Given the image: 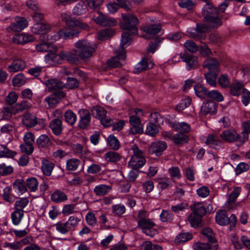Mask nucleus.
<instances>
[{"instance_id":"nucleus-20","label":"nucleus","mask_w":250,"mask_h":250,"mask_svg":"<svg viewBox=\"0 0 250 250\" xmlns=\"http://www.w3.org/2000/svg\"><path fill=\"white\" fill-rule=\"evenodd\" d=\"M51 29L50 24L39 22L35 24L31 27V31L36 34H43L48 32Z\"/></svg>"},{"instance_id":"nucleus-30","label":"nucleus","mask_w":250,"mask_h":250,"mask_svg":"<svg viewBox=\"0 0 250 250\" xmlns=\"http://www.w3.org/2000/svg\"><path fill=\"white\" fill-rule=\"evenodd\" d=\"M216 222L222 226L229 224V219L226 211L224 210L219 211L217 212L215 216Z\"/></svg>"},{"instance_id":"nucleus-58","label":"nucleus","mask_w":250,"mask_h":250,"mask_svg":"<svg viewBox=\"0 0 250 250\" xmlns=\"http://www.w3.org/2000/svg\"><path fill=\"white\" fill-rule=\"evenodd\" d=\"M158 126L153 123H148L145 131L146 133L150 136H155L159 132Z\"/></svg>"},{"instance_id":"nucleus-44","label":"nucleus","mask_w":250,"mask_h":250,"mask_svg":"<svg viewBox=\"0 0 250 250\" xmlns=\"http://www.w3.org/2000/svg\"><path fill=\"white\" fill-rule=\"evenodd\" d=\"M36 143L39 148H44L50 146L51 142L47 135L42 134L37 139Z\"/></svg>"},{"instance_id":"nucleus-8","label":"nucleus","mask_w":250,"mask_h":250,"mask_svg":"<svg viewBox=\"0 0 250 250\" xmlns=\"http://www.w3.org/2000/svg\"><path fill=\"white\" fill-rule=\"evenodd\" d=\"M241 134L242 135V137L235 131L226 130L222 132L220 136L224 140L227 142L231 143L239 141L241 143H243L245 142H242V141L244 139V136L242 133Z\"/></svg>"},{"instance_id":"nucleus-21","label":"nucleus","mask_w":250,"mask_h":250,"mask_svg":"<svg viewBox=\"0 0 250 250\" xmlns=\"http://www.w3.org/2000/svg\"><path fill=\"white\" fill-rule=\"evenodd\" d=\"M154 64V62L150 60L144 58L136 65L135 72L140 73L147 69H151L153 67Z\"/></svg>"},{"instance_id":"nucleus-4","label":"nucleus","mask_w":250,"mask_h":250,"mask_svg":"<svg viewBox=\"0 0 250 250\" xmlns=\"http://www.w3.org/2000/svg\"><path fill=\"white\" fill-rule=\"evenodd\" d=\"M128 45H121V47L118 49H115L114 52L116 56L108 61L107 64L109 67H118L123 65V62L126 58L125 48Z\"/></svg>"},{"instance_id":"nucleus-32","label":"nucleus","mask_w":250,"mask_h":250,"mask_svg":"<svg viewBox=\"0 0 250 250\" xmlns=\"http://www.w3.org/2000/svg\"><path fill=\"white\" fill-rule=\"evenodd\" d=\"M172 127L175 131L179 133L185 134L189 132L191 129L190 125L185 122L173 123Z\"/></svg>"},{"instance_id":"nucleus-35","label":"nucleus","mask_w":250,"mask_h":250,"mask_svg":"<svg viewBox=\"0 0 250 250\" xmlns=\"http://www.w3.org/2000/svg\"><path fill=\"white\" fill-rule=\"evenodd\" d=\"M88 10L87 4L81 2L76 4L74 7L73 12L74 15L81 16L86 14Z\"/></svg>"},{"instance_id":"nucleus-14","label":"nucleus","mask_w":250,"mask_h":250,"mask_svg":"<svg viewBox=\"0 0 250 250\" xmlns=\"http://www.w3.org/2000/svg\"><path fill=\"white\" fill-rule=\"evenodd\" d=\"M12 41L16 44H25L34 41V38L31 35L21 33L14 35Z\"/></svg>"},{"instance_id":"nucleus-39","label":"nucleus","mask_w":250,"mask_h":250,"mask_svg":"<svg viewBox=\"0 0 250 250\" xmlns=\"http://www.w3.org/2000/svg\"><path fill=\"white\" fill-rule=\"evenodd\" d=\"M111 187L106 185H99L95 187L94 192L97 196H104L111 190Z\"/></svg>"},{"instance_id":"nucleus-48","label":"nucleus","mask_w":250,"mask_h":250,"mask_svg":"<svg viewBox=\"0 0 250 250\" xmlns=\"http://www.w3.org/2000/svg\"><path fill=\"white\" fill-rule=\"evenodd\" d=\"M13 185L14 188L21 194L27 191L26 184L22 179L16 180Z\"/></svg>"},{"instance_id":"nucleus-18","label":"nucleus","mask_w":250,"mask_h":250,"mask_svg":"<svg viewBox=\"0 0 250 250\" xmlns=\"http://www.w3.org/2000/svg\"><path fill=\"white\" fill-rule=\"evenodd\" d=\"M93 20L97 24L102 26H114L117 23L116 20L111 17H96Z\"/></svg>"},{"instance_id":"nucleus-57","label":"nucleus","mask_w":250,"mask_h":250,"mask_svg":"<svg viewBox=\"0 0 250 250\" xmlns=\"http://www.w3.org/2000/svg\"><path fill=\"white\" fill-rule=\"evenodd\" d=\"M65 121L69 125H72L76 121L77 116L71 110H67L64 114Z\"/></svg>"},{"instance_id":"nucleus-5","label":"nucleus","mask_w":250,"mask_h":250,"mask_svg":"<svg viewBox=\"0 0 250 250\" xmlns=\"http://www.w3.org/2000/svg\"><path fill=\"white\" fill-rule=\"evenodd\" d=\"M149 23H147L142 27V30L146 34L144 37L149 39L147 35L154 36L158 34L162 29V24L156 19H150Z\"/></svg>"},{"instance_id":"nucleus-60","label":"nucleus","mask_w":250,"mask_h":250,"mask_svg":"<svg viewBox=\"0 0 250 250\" xmlns=\"http://www.w3.org/2000/svg\"><path fill=\"white\" fill-rule=\"evenodd\" d=\"M80 165V161L76 158H72L67 161L66 167L67 170L74 171L77 169Z\"/></svg>"},{"instance_id":"nucleus-13","label":"nucleus","mask_w":250,"mask_h":250,"mask_svg":"<svg viewBox=\"0 0 250 250\" xmlns=\"http://www.w3.org/2000/svg\"><path fill=\"white\" fill-rule=\"evenodd\" d=\"M22 123L27 128L33 127L38 123V119L35 115L26 113L23 115Z\"/></svg>"},{"instance_id":"nucleus-50","label":"nucleus","mask_w":250,"mask_h":250,"mask_svg":"<svg viewBox=\"0 0 250 250\" xmlns=\"http://www.w3.org/2000/svg\"><path fill=\"white\" fill-rule=\"evenodd\" d=\"M202 217L191 213L188 217V221L189 222L191 227L197 228L200 226L202 222Z\"/></svg>"},{"instance_id":"nucleus-38","label":"nucleus","mask_w":250,"mask_h":250,"mask_svg":"<svg viewBox=\"0 0 250 250\" xmlns=\"http://www.w3.org/2000/svg\"><path fill=\"white\" fill-rule=\"evenodd\" d=\"M202 234L206 237L209 243H217L215 234L210 228H204L201 230Z\"/></svg>"},{"instance_id":"nucleus-1","label":"nucleus","mask_w":250,"mask_h":250,"mask_svg":"<svg viewBox=\"0 0 250 250\" xmlns=\"http://www.w3.org/2000/svg\"><path fill=\"white\" fill-rule=\"evenodd\" d=\"M75 48L70 51H62L63 60L71 64H78L81 61H86L93 56L97 45L87 40H81L74 44Z\"/></svg>"},{"instance_id":"nucleus-6","label":"nucleus","mask_w":250,"mask_h":250,"mask_svg":"<svg viewBox=\"0 0 250 250\" xmlns=\"http://www.w3.org/2000/svg\"><path fill=\"white\" fill-rule=\"evenodd\" d=\"M119 7L126 11L130 10L132 8V5L130 2L125 0H115L114 2L109 3L106 5L108 11L111 14H113L117 12Z\"/></svg>"},{"instance_id":"nucleus-45","label":"nucleus","mask_w":250,"mask_h":250,"mask_svg":"<svg viewBox=\"0 0 250 250\" xmlns=\"http://www.w3.org/2000/svg\"><path fill=\"white\" fill-rule=\"evenodd\" d=\"M15 129V125L12 122H8L3 125L0 128V132L2 134H12Z\"/></svg>"},{"instance_id":"nucleus-34","label":"nucleus","mask_w":250,"mask_h":250,"mask_svg":"<svg viewBox=\"0 0 250 250\" xmlns=\"http://www.w3.org/2000/svg\"><path fill=\"white\" fill-rule=\"evenodd\" d=\"M23 210L15 209L14 211L12 212L11 214V218L13 224L15 226L19 225L23 217Z\"/></svg>"},{"instance_id":"nucleus-25","label":"nucleus","mask_w":250,"mask_h":250,"mask_svg":"<svg viewBox=\"0 0 250 250\" xmlns=\"http://www.w3.org/2000/svg\"><path fill=\"white\" fill-rule=\"evenodd\" d=\"M183 58L184 62L187 63L188 70L194 68L198 65V59L196 57L186 52Z\"/></svg>"},{"instance_id":"nucleus-51","label":"nucleus","mask_w":250,"mask_h":250,"mask_svg":"<svg viewBox=\"0 0 250 250\" xmlns=\"http://www.w3.org/2000/svg\"><path fill=\"white\" fill-rule=\"evenodd\" d=\"M111 210L114 216H121L125 212L126 208L124 205L119 204L113 205Z\"/></svg>"},{"instance_id":"nucleus-62","label":"nucleus","mask_w":250,"mask_h":250,"mask_svg":"<svg viewBox=\"0 0 250 250\" xmlns=\"http://www.w3.org/2000/svg\"><path fill=\"white\" fill-rule=\"evenodd\" d=\"M217 76V73L209 72L205 75V79L208 84L214 87L216 85Z\"/></svg>"},{"instance_id":"nucleus-7","label":"nucleus","mask_w":250,"mask_h":250,"mask_svg":"<svg viewBox=\"0 0 250 250\" xmlns=\"http://www.w3.org/2000/svg\"><path fill=\"white\" fill-rule=\"evenodd\" d=\"M155 226V223L149 219L138 222V227L141 228L142 231L146 235L151 237L154 236L156 232L153 229Z\"/></svg>"},{"instance_id":"nucleus-36","label":"nucleus","mask_w":250,"mask_h":250,"mask_svg":"<svg viewBox=\"0 0 250 250\" xmlns=\"http://www.w3.org/2000/svg\"><path fill=\"white\" fill-rule=\"evenodd\" d=\"M173 141L175 144L181 145L188 143V137L186 134L178 132L173 135Z\"/></svg>"},{"instance_id":"nucleus-3","label":"nucleus","mask_w":250,"mask_h":250,"mask_svg":"<svg viewBox=\"0 0 250 250\" xmlns=\"http://www.w3.org/2000/svg\"><path fill=\"white\" fill-rule=\"evenodd\" d=\"M222 24L219 17H204L203 23H197L196 30L198 34L208 32L211 28H216Z\"/></svg>"},{"instance_id":"nucleus-26","label":"nucleus","mask_w":250,"mask_h":250,"mask_svg":"<svg viewBox=\"0 0 250 250\" xmlns=\"http://www.w3.org/2000/svg\"><path fill=\"white\" fill-rule=\"evenodd\" d=\"M215 110V104L209 101L203 104L201 107L200 113L203 115L214 113Z\"/></svg>"},{"instance_id":"nucleus-9","label":"nucleus","mask_w":250,"mask_h":250,"mask_svg":"<svg viewBox=\"0 0 250 250\" xmlns=\"http://www.w3.org/2000/svg\"><path fill=\"white\" fill-rule=\"evenodd\" d=\"M44 59L46 62L50 65L60 64L63 60L62 51H61L59 54L50 51L45 56Z\"/></svg>"},{"instance_id":"nucleus-17","label":"nucleus","mask_w":250,"mask_h":250,"mask_svg":"<svg viewBox=\"0 0 250 250\" xmlns=\"http://www.w3.org/2000/svg\"><path fill=\"white\" fill-rule=\"evenodd\" d=\"M49 127L53 132V133L57 135H60L63 129L62 121L58 118L53 119L49 123Z\"/></svg>"},{"instance_id":"nucleus-41","label":"nucleus","mask_w":250,"mask_h":250,"mask_svg":"<svg viewBox=\"0 0 250 250\" xmlns=\"http://www.w3.org/2000/svg\"><path fill=\"white\" fill-rule=\"evenodd\" d=\"M190 208L192 213L201 217L203 216L206 213V209L201 203H196L191 206Z\"/></svg>"},{"instance_id":"nucleus-23","label":"nucleus","mask_w":250,"mask_h":250,"mask_svg":"<svg viewBox=\"0 0 250 250\" xmlns=\"http://www.w3.org/2000/svg\"><path fill=\"white\" fill-rule=\"evenodd\" d=\"M194 250H217L218 245L217 243L197 242L194 244Z\"/></svg>"},{"instance_id":"nucleus-43","label":"nucleus","mask_w":250,"mask_h":250,"mask_svg":"<svg viewBox=\"0 0 250 250\" xmlns=\"http://www.w3.org/2000/svg\"><path fill=\"white\" fill-rule=\"evenodd\" d=\"M243 89H244L243 85L242 83L239 82L233 83L230 85V93L233 96H238L242 93Z\"/></svg>"},{"instance_id":"nucleus-33","label":"nucleus","mask_w":250,"mask_h":250,"mask_svg":"<svg viewBox=\"0 0 250 250\" xmlns=\"http://www.w3.org/2000/svg\"><path fill=\"white\" fill-rule=\"evenodd\" d=\"M146 162L145 158H131L128 165L133 169H137L142 167Z\"/></svg>"},{"instance_id":"nucleus-24","label":"nucleus","mask_w":250,"mask_h":250,"mask_svg":"<svg viewBox=\"0 0 250 250\" xmlns=\"http://www.w3.org/2000/svg\"><path fill=\"white\" fill-rule=\"evenodd\" d=\"M219 64V62L216 59L209 58L204 62L203 66L205 68H207L209 72L212 71L213 72L218 73Z\"/></svg>"},{"instance_id":"nucleus-64","label":"nucleus","mask_w":250,"mask_h":250,"mask_svg":"<svg viewBox=\"0 0 250 250\" xmlns=\"http://www.w3.org/2000/svg\"><path fill=\"white\" fill-rule=\"evenodd\" d=\"M107 141L109 146L114 150H118L120 147L119 141L114 135H110L107 138Z\"/></svg>"},{"instance_id":"nucleus-19","label":"nucleus","mask_w":250,"mask_h":250,"mask_svg":"<svg viewBox=\"0 0 250 250\" xmlns=\"http://www.w3.org/2000/svg\"><path fill=\"white\" fill-rule=\"evenodd\" d=\"M81 114V119L79 121V126L81 128H86L89 125L91 117L88 111L85 109H82L80 111Z\"/></svg>"},{"instance_id":"nucleus-29","label":"nucleus","mask_w":250,"mask_h":250,"mask_svg":"<svg viewBox=\"0 0 250 250\" xmlns=\"http://www.w3.org/2000/svg\"><path fill=\"white\" fill-rule=\"evenodd\" d=\"M51 200L53 202L56 203L64 202L67 200V196L63 191L60 190H56L52 194Z\"/></svg>"},{"instance_id":"nucleus-40","label":"nucleus","mask_w":250,"mask_h":250,"mask_svg":"<svg viewBox=\"0 0 250 250\" xmlns=\"http://www.w3.org/2000/svg\"><path fill=\"white\" fill-rule=\"evenodd\" d=\"M79 32L76 30H68L67 29H60L58 32V35L55 37V40L56 41L60 38H70L77 35Z\"/></svg>"},{"instance_id":"nucleus-59","label":"nucleus","mask_w":250,"mask_h":250,"mask_svg":"<svg viewBox=\"0 0 250 250\" xmlns=\"http://www.w3.org/2000/svg\"><path fill=\"white\" fill-rule=\"evenodd\" d=\"M191 103V99L188 97H186L183 99L181 102L176 105V110L179 112H181L184 109L188 107Z\"/></svg>"},{"instance_id":"nucleus-12","label":"nucleus","mask_w":250,"mask_h":250,"mask_svg":"<svg viewBox=\"0 0 250 250\" xmlns=\"http://www.w3.org/2000/svg\"><path fill=\"white\" fill-rule=\"evenodd\" d=\"M15 21L9 27L11 30L15 32L21 31L28 25V22L23 17H16Z\"/></svg>"},{"instance_id":"nucleus-11","label":"nucleus","mask_w":250,"mask_h":250,"mask_svg":"<svg viewBox=\"0 0 250 250\" xmlns=\"http://www.w3.org/2000/svg\"><path fill=\"white\" fill-rule=\"evenodd\" d=\"M66 96L62 91H58L54 92L45 99L50 107H53L59 103L60 100L64 98Z\"/></svg>"},{"instance_id":"nucleus-47","label":"nucleus","mask_w":250,"mask_h":250,"mask_svg":"<svg viewBox=\"0 0 250 250\" xmlns=\"http://www.w3.org/2000/svg\"><path fill=\"white\" fill-rule=\"evenodd\" d=\"M104 158L107 162L116 163L121 159V156L116 152L109 151L104 155Z\"/></svg>"},{"instance_id":"nucleus-55","label":"nucleus","mask_w":250,"mask_h":250,"mask_svg":"<svg viewBox=\"0 0 250 250\" xmlns=\"http://www.w3.org/2000/svg\"><path fill=\"white\" fill-rule=\"evenodd\" d=\"M196 95L199 98L204 99L207 97L208 90L203 85L200 84H196L194 87Z\"/></svg>"},{"instance_id":"nucleus-56","label":"nucleus","mask_w":250,"mask_h":250,"mask_svg":"<svg viewBox=\"0 0 250 250\" xmlns=\"http://www.w3.org/2000/svg\"><path fill=\"white\" fill-rule=\"evenodd\" d=\"M55 226L56 229L62 234H66L69 232H71L66 222H59L55 225Z\"/></svg>"},{"instance_id":"nucleus-10","label":"nucleus","mask_w":250,"mask_h":250,"mask_svg":"<svg viewBox=\"0 0 250 250\" xmlns=\"http://www.w3.org/2000/svg\"><path fill=\"white\" fill-rule=\"evenodd\" d=\"M65 21L66 25L70 27L86 29L88 26L87 24L76 20L74 17H64L62 19Z\"/></svg>"},{"instance_id":"nucleus-52","label":"nucleus","mask_w":250,"mask_h":250,"mask_svg":"<svg viewBox=\"0 0 250 250\" xmlns=\"http://www.w3.org/2000/svg\"><path fill=\"white\" fill-rule=\"evenodd\" d=\"M192 237L191 233L189 232L181 233L178 234L174 239V242L177 244L185 243Z\"/></svg>"},{"instance_id":"nucleus-16","label":"nucleus","mask_w":250,"mask_h":250,"mask_svg":"<svg viewBox=\"0 0 250 250\" xmlns=\"http://www.w3.org/2000/svg\"><path fill=\"white\" fill-rule=\"evenodd\" d=\"M167 145L165 142L158 141L153 143L150 146V149L153 153L157 156H160L166 149Z\"/></svg>"},{"instance_id":"nucleus-53","label":"nucleus","mask_w":250,"mask_h":250,"mask_svg":"<svg viewBox=\"0 0 250 250\" xmlns=\"http://www.w3.org/2000/svg\"><path fill=\"white\" fill-rule=\"evenodd\" d=\"M141 250H163L161 246L158 244H153L150 241L144 242L140 246Z\"/></svg>"},{"instance_id":"nucleus-61","label":"nucleus","mask_w":250,"mask_h":250,"mask_svg":"<svg viewBox=\"0 0 250 250\" xmlns=\"http://www.w3.org/2000/svg\"><path fill=\"white\" fill-rule=\"evenodd\" d=\"M14 171V168L11 166L6 165L5 163L0 164V175L7 176L11 174Z\"/></svg>"},{"instance_id":"nucleus-27","label":"nucleus","mask_w":250,"mask_h":250,"mask_svg":"<svg viewBox=\"0 0 250 250\" xmlns=\"http://www.w3.org/2000/svg\"><path fill=\"white\" fill-rule=\"evenodd\" d=\"M54 167V164L52 162L45 159L42 160L41 169L44 175H51Z\"/></svg>"},{"instance_id":"nucleus-54","label":"nucleus","mask_w":250,"mask_h":250,"mask_svg":"<svg viewBox=\"0 0 250 250\" xmlns=\"http://www.w3.org/2000/svg\"><path fill=\"white\" fill-rule=\"evenodd\" d=\"M80 221V218L77 216L72 215L69 217L68 219L66 221V223L71 232L75 230L76 227Z\"/></svg>"},{"instance_id":"nucleus-46","label":"nucleus","mask_w":250,"mask_h":250,"mask_svg":"<svg viewBox=\"0 0 250 250\" xmlns=\"http://www.w3.org/2000/svg\"><path fill=\"white\" fill-rule=\"evenodd\" d=\"M203 16H211V15H218V10L212 5L207 3L202 9Z\"/></svg>"},{"instance_id":"nucleus-22","label":"nucleus","mask_w":250,"mask_h":250,"mask_svg":"<svg viewBox=\"0 0 250 250\" xmlns=\"http://www.w3.org/2000/svg\"><path fill=\"white\" fill-rule=\"evenodd\" d=\"M26 67V62L22 60L17 59L8 66V70L10 72H16L23 70Z\"/></svg>"},{"instance_id":"nucleus-31","label":"nucleus","mask_w":250,"mask_h":250,"mask_svg":"<svg viewBox=\"0 0 250 250\" xmlns=\"http://www.w3.org/2000/svg\"><path fill=\"white\" fill-rule=\"evenodd\" d=\"M92 115L95 118L99 119L100 121L105 117L106 111L104 107L95 106L92 107L91 110Z\"/></svg>"},{"instance_id":"nucleus-15","label":"nucleus","mask_w":250,"mask_h":250,"mask_svg":"<svg viewBox=\"0 0 250 250\" xmlns=\"http://www.w3.org/2000/svg\"><path fill=\"white\" fill-rule=\"evenodd\" d=\"M45 83L48 91L51 92L54 91H61L60 89H62L64 86L62 82L55 79L47 80Z\"/></svg>"},{"instance_id":"nucleus-28","label":"nucleus","mask_w":250,"mask_h":250,"mask_svg":"<svg viewBox=\"0 0 250 250\" xmlns=\"http://www.w3.org/2000/svg\"><path fill=\"white\" fill-rule=\"evenodd\" d=\"M36 49L40 52H46L56 50L57 47L50 43L43 42L38 43L36 45Z\"/></svg>"},{"instance_id":"nucleus-2","label":"nucleus","mask_w":250,"mask_h":250,"mask_svg":"<svg viewBox=\"0 0 250 250\" xmlns=\"http://www.w3.org/2000/svg\"><path fill=\"white\" fill-rule=\"evenodd\" d=\"M139 20L137 17H122L120 26L125 30L122 33L121 39V45H129L131 42L132 36L138 33L137 25Z\"/></svg>"},{"instance_id":"nucleus-42","label":"nucleus","mask_w":250,"mask_h":250,"mask_svg":"<svg viewBox=\"0 0 250 250\" xmlns=\"http://www.w3.org/2000/svg\"><path fill=\"white\" fill-rule=\"evenodd\" d=\"M17 154V152L12 151L5 145H0V157L13 158Z\"/></svg>"},{"instance_id":"nucleus-49","label":"nucleus","mask_w":250,"mask_h":250,"mask_svg":"<svg viewBox=\"0 0 250 250\" xmlns=\"http://www.w3.org/2000/svg\"><path fill=\"white\" fill-rule=\"evenodd\" d=\"M38 186L39 183L36 178L30 177L26 179V186L30 192H35L38 188Z\"/></svg>"},{"instance_id":"nucleus-37","label":"nucleus","mask_w":250,"mask_h":250,"mask_svg":"<svg viewBox=\"0 0 250 250\" xmlns=\"http://www.w3.org/2000/svg\"><path fill=\"white\" fill-rule=\"evenodd\" d=\"M221 141L217 135L214 134H209L205 142L206 144L209 147H213L220 145Z\"/></svg>"},{"instance_id":"nucleus-63","label":"nucleus","mask_w":250,"mask_h":250,"mask_svg":"<svg viewBox=\"0 0 250 250\" xmlns=\"http://www.w3.org/2000/svg\"><path fill=\"white\" fill-rule=\"evenodd\" d=\"M150 122L154 124H157L158 126H160L163 124L164 119L160 114L157 112L152 113L149 115Z\"/></svg>"}]
</instances>
